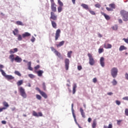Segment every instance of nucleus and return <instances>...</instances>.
<instances>
[{"instance_id": "obj_46", "label": "nucleus", "mask_w": 128, "mask_h": 128, "mask_svg": "<svg viewBox=\"0 0 128 128\" xmlns=\"http://www.w3.org/2000/svg\"><path fill=\"white\" fill-rule=\"evenodd\" d=\"M29 78H34V76L32 74H29L28 75Z\"/></svg>"}, {"instance_id": "obj_12", "label": "nucleus", "mask_w": 128, "mask_h": 128, "mask_svg": "<svg viewBox=\"0 0 128 128\" xmlns=\"http://www.w3.org/2000/svg\"><path fill=\"white\" fill-rule=\"evenodd\" d=\"M36 74L38 76H42V74H44V71L42 70H40L36 72Z\"/></svg>"}, {"instance_id": "obj_10", "label": "nucleus", "mask_w": 128, "mask_h": 128, "mask_svg": "<svg viewBox=\"0 0 128 128\" xmlns=\"http://www.w3.org/2000/svg\"><path fill=\"white\" fill-rule=\"evenodd\" d=\"M14 60L15 62H22V58H20V56H16L14 58Z\"/></svg>"}, {"instance_id": "obj_28", "label": "nucleus", "mask_w": 128, "mask_h": 128, "mask_svg": "<svg viewBox=\"0 0 128 128\" xmlns=\"http://www.w3.org/2000/svg\"><path fill=\"white\" fill-rule=\"evenodd\" d=\"M22 83H23L22 80H20L17 82L16 84H17V86H22Z\"/></svg>"}, {"instance_id": "obj_56", "label": "nucleus", "mask_w": 128, "mask_h": 128, "mask_svg": "<svg viewBox=\"0 0 128 128\" xmlns=\"http://www.w3.org/2000/svg\"><path fill=\"white\" fill-rule=\"evenodd\" d=\"M122 100H128V96L124 97Z\"/></svg>"}, {"instance_id": "obj_34", "label": "nucleus", "mask_w": 128, "mask_h": 128, "mask_svg": "<svg viewBox=\"0 0 128 128\" xmlns=\"http://www.w3.org/2000/svg\"><path fill=\"white\" fill-rule=\"evenodd\" d=\"M112 84L114 86H116V84H118V82H116V79H114L112 82Z\"/></svg>"}, {"instance_id": "obj_60", "label": "nucleus", "mask_w": 128, "mask_h": 128, "mask_svg": "<svg viewBox=\"0 0 128 128\" xmlns=\"http://www.w3.org/2000/svg\"><path fill=\"white\" fill-rule=\"evenodd\" d=\"M13 50L14 51V52H18V48H14V49H13Z\"/></svg>"}, {"instance_id": "obj_15", "label": "nucleus", "mask_w": 128, "mask_h": 128, "mask_svg": "<svg viewBox=\"0 0 128 128\" xmlns=\"http://www.w3.org/2000/svg\"><path fill=\"white\" fill-rule=\"evenodd\" d=\"M102 16H104L106 20H110V17L108 16V15H106V14L104 13V12H102Z\"/></svg>"}, {"instance_id": "obj_37", "label": "nucleus", "mask_w": 128, "mask_h": 128, "mask_svg": "<svg viewBox=\"0 0 128 128\" xmlns=\"http://www.w3.org/2000/svg\"><path fill=\"white\" fill-rule=\"evenodd\" d=\"M112 28L114 30H118V27L117 25H114L112 27Z\"/></svg>"}, {"instance_id": "obj_54", "label": "nucleus", "mask_w": 128, "mask_h": 128, "mask_svg": "<svg viewBox=\"0 0 128 128\" xmlns=\"http://www.w3.org/2000/svg\"><path fill=\"white\" fill-rule=\"evenodd\" d=\"M92 82H94V84H96V82H98V80H96V78H94L92 80Z\"/></svg>"}, {"instance_id": "obj_48", "label": "nucleus", "mask_w": 128, "mask_h": 128, "mask_svg": "<svg viewBox=\"0 0 128 128\" xmlns=\"http://www.w3.org/2000/svg\"><path fill=\"white\" fill-rule=\"evenodd\" d=\"M106 9L107 10H108V12H112V8H110L108 7L106 8Z\"/></svg>"}, {"instance_id": "obj_35", "label": "nucleus", "mask_w": 128, "mask_h": 128, "mask_svg": "<svg viewBox=\"0 0 128 128\" xmlns=\"http://www.w3.org/2000/svg\"><path fill=\"white\" fill-rule=\"evenodd\" d=\"M32 116H37L38 118V114L35 111H33Z\"/></svg>"}, {"instance_id": "obj_64", "label": "nucleus", "mask_w": 128, "mask_h": 128, "mask_svg": "<svg viewBox=\"0 0 128 128\" xmlns=\"http://www.w3.org/2000/svg\"><path fill=\"white\" fill-rule=\"evenodd\" d=\"M108 128H112V124H109Z\"/></svg>"}, {"instance_id": "obj_19", "label": "nucleus", "mask_w": 128, "mask_h": 128, "mask_svg": "<svg viewBox=\"0 0 128 128\" xmlns=\"http://www.w3.org/2000/svg\"><path fill=\"white\" fill-rule=\"evenodd\" d=\"M6 78L7 80H14V77L12 76V75H7L6 76Z\"/></svg>"}, {"instance_id": "obj_42", "label": "nucleus", "mask_w": 128, "mask_h": 128, "mask_svg": "<svg viewBox=\"0 0 128 128\" xmlns=\"http://www.w3.org/2000/svg\"><path fill=\"white\" fill-rule=\"evenodd\" d=\"M90 14H92L93 16H96V12L92 10H89Z\"/></svg>"}, {"instance_id": "obj_8", "label": "nucleus", "mask_w": 128, "mask_h": 128, "mask_svg": "<svg viewBox=\"0 0 128 128\" xmlns=\"http://www.w3.org/2000/svg\"><path fill=\"white\" fill-rule=\"evenodd\" d=\"M100 63L101 66H102V68H104L105 63H104V57H101L100 58Z\"/></svg>"}, {"instance_id": "obj_39", "label": "nucleus", "mask_w": 128, "mask_h": 128, "mask_svg": "<svg viewBox=\"0 0 128 128\" xmlns=\"http://www.w3.org/2000/svg\"><path fill=\"white\" fill-rule=\"evenodd\" d=\"M18 40H22V35L20 34H18Z\"/></svg>"}, {"instance_id": "obj_24", "label": "nucleus", "mask_w": 128, "mask_h": 128, "mask_svg": "<svg viewBox=\"0 0 128 128\" xmlns=\"http://www.w3.org/2000/svg\"><path fill=\"white\" fill-rule=\"evenodd\" d=\"M14 36H18V30L16 28L14 29V30L12 32Z\"/></svg>"}, {"instance_id": "obj_49", "label": "nucleus", "mask_w": 128, "mask_h": 128, "mask_svg": "<svg viewBox=\"0 0 128 128\" xmlns=\"http://www.w3.org/2000/svg\"><path fill=\"white\" fill-rule=\"evenodd\" d=\"M125 114H126V116H128V108L125 109Z\"/></svg>"}, {"instance_id": "obj_63", "label": "nucleus", "mask_w": 128, "mask_h": 128, "mask_svg": "<svg viewBox=\"0 0 128 128\" xmlns=\"http://www.w3.org/2000/svg\"><path fill=\"white\" fill-rule=\"evenodd\" d=\"M88 122H92V118H88Z\"/></svg>"}, {"instance_id": "obj_47", "label": "nucleus", "mask_w": 128, "mask_h": 128, "mask_svg": "<svg viewBox=\"0 0 128 128\" xmlns=\"http://www.w3.org/2000/svg\"><path fill=\"white\" fill-rule=\"evenodd\" d=\"M30 40L32 42H34V40H36V38L34 37V36H32Z\"/></svg>"}, {"instance_id": "obj_31", "label": "nucleus", "mask_w": 128, "mask_h": 128, "mask_svg": "<svg viewBox=\"0 0 128 128\" xmlns=\"http://www.w3.org/2000/svg\"><path fill=\"white\" fill-rule=\"evenodd\" d=\"M16 24H18V26H24V24H22V22L20 21H17L16 22Z\"/></svg>"}, {"instance_id": "obj_4", "label": "nucleus", "mask_w": 128, "mask_h": 128, "mask_svg": "<svg viewBox=\"0 0 128 128\" xmlns=\"http://www.w3.org/2000/svg\"><path fill=\"white\" fill-rule=\"evenodd\" d=\"M118 72V68H113L111 70V75L112 76V78H116Z\"/></svg>"}, {"instance_id": "obj_51", "label": "nucleus", "mask_w": 128, "mask_h": 128, "mask_svg": "<svg viewBox=\"0 0 128 128\" xmlns=\"http://www.w3.org/2000/svg\"><path fill=\"white\" fill-rule=\"evenodd\" d=\"M36 90H38V92H40H40H42V90H40V88L36 87Z\"/></svg>"}, {"instance_id": "obj_33", "label": "nucleus", "mask_w": 128, "mask_h": 128, "mask_svg": "<svg viewBox=\"0 0 128 128\" xmlns=\"http://www.w3.org/2000/svg\"><path fill=\"white\" fill-rule=\"evenodd\" d=\"M0 72H2V74L6 78V76H7L6 74V72L4 71V70H0Z\"/></svg>"}, {"instance_id": "obj_55", "label": "nucleus", "mask_w": 128, "mask_h": 128, "mask_svg": "<svg viewBox=\"0 0 128 128\" xmlns=\"http://www.w3.org/2000/svg\"><path fill=\"white\" fill-rule=\"evenodd\" d=\"M6 108L5 107H4L2 108H0V112H2L4 110H6Z\"/></svg>"}, {"instance_id": "obj_25", "label": "nucleus", "mask_w": 128, "mask_h": 128, "mask_svg": "<svg viewBox=\"0 0 128 128\" xmlns=\"http://www.w3.org/2000/svg\"><path fill=\"white\" fill-rule=\"evenodd\" d=\"M81 6H82L85 10H88V6L86 4H82Z\"/></svg>"}, {"instance_id": "obj_62", "label": "nucleus", "mask_w": 128, "mask_h": 128, "mask_svg": "<svg viewBox=\"0 0 128 128\" xmlns=\"http://www.w3.org/2000/svg\"><path fill=\"white\" fill-rule=\"evenodd\" d=\"M38 116H42V114L40 112L38 113Z\"/></svg>"}, {"instance_id": "obj_21", "label": "nucleus", "mask_w": 128, "mask_h": 128, "mask_svg": "<svg viewBox=\"0 0 128 128\" xmlns=\"http://www.w3.org/2000/svg\"><path fill=\"white\" fill-rule=\"evenodd\" d=\"M76 84H74L73 86V90H72L73 94H76Z\"/></svg>"}, {"instance_id": "obj_11", "label": "nucleus", "mask_w": 128, "mask_h": 128, "mask_svg": "<svg viewBox=\"0 0 128 128\" xmlns=\"http://www.w3.org/2000/svg\"><path fill=\"white\" fill-rule=\"evenodd\" d=\"M128 50V48L123 45L120 46L119 48L120 52H122V50Z\"/></svg>"}, {"instance_id": "obj_22", "label": "nucleus", "mask_w": 128, "mask_h": 128, "mask_svg": "<svg viewBox=\"0 0 128 128\" xmlns=\"http://www.w3.org/2000/svg\"><path fill=\"white\" fill-rule=\"evenodd\" d=\"M96 120H93V122L92 124V128H96Z\"/></svg>"}, {"instance_id": "obj_40", "label": "nucleus", "mask_w": 128, "mask_h": 128, "mask_svg": "<svg viewBox=\"0 0 128 128\" xmlns=\"http://www.w3.org/2000/svg\"><path fill=\"white\" fill-rule=\"evenodd\" d=\"M109 6H110V8H116V6L114 4H110L109 5Z\"/></svg>"}, {"instance_id": "obj_50", "label": "nucleus", "mask_w": 128, "mask_h": 128, "mask_svg": "<svg viewBox=\"0 0 128 128\" xmlns=\"http://www.w3.org/2000/svg\"><path fill=\"white\" fill-rule=\"evenodd\" d=\"M116 103L118 106H120V102L118 100L116 101Z\"/></svg>"}, {"instance_id": "obj_44", "label": "nucleus", "mask_w": 128, "mask_h": 128, "mask_svg": "<svg viewBox=\"0 0 128 128\" xmlns=\"http://www.w3.org/2000/svg\"><path fill=\"white\" fill-rule=\"evenodd\" d=\"M72 114H73V117L74 118V119L75 122H76V124H78V122H76V115H74V112H72Z\"/></svg>"}, {"instance_id": "obj_13", "label": "nucleus", "mask_w": 128, "mask_h": 128, "mask_svg": "<svg viewBox=\"0 0 128 128\" xmlns=\"http://www.w3.org/2000/svg\"><path fill=\"white\" fill-rule=\"evenodd\" d=\"M22 38H27L28 36H30V34L26 32L24 34H22Z\"/></svg>"}, {"instance_id": "obj_2", "label": "nucleus", "mask_w": 128, "mask_h": 128, "mask_svg": "<svg viewBox=\"0 0 128 128\" xmlns=\"http://www.w3.org/2000/svg\"><path fill=\"white\" fill-rule=\"evenodd\" d=\"M120 14L122 16V18L124 22H128V12L124 10H122L120 12Z\"/></svg>"}, {"instance_id": "obj_23", "label": "nucleus", "mask_w": 128, "mask_h": 128, "mask_svg": "<svg viewBox=\"0 0 128 128\" xmlns=\"http://www.w3.org/2000/svg\"><path fill=\"white\" fill-rule=\"evenodd\" d=\"M54 54L56 56H58V58H61L62 54L60 53V52H58V51L55 50Z\"/></svg>"}, {"instance_id": "obj_7", "label": "nucleus", "mask_w": 128, "mask_h": 128, "mask_svg": "<svg viewBox=\"0 0 128 128\" xmlns=\"http://www.w3.org/2000/svg\"><path fill=\"white\" fill-rule=\"evenodd\" d=\"M70 66V60L68 58L65 59V68L66 70H68V67Z\"/></svg>"}, {"instance_id": "obj_30", "label": "nucleus", "mask_w": 128, "mask_h": 128, "mask_svg": "<svg viewBox=\"0 0 128 128\" xmlns=\"http://www.w3.org/2000/svg\"><path fill=\"white\" fill-rule=\"evenodd\" d=\"M72 51H69L68 52L67 56L69 58H72Z\"/></svg>"}, {"instance_id": "obj_32", "label": "nucleus", "mask_w": 128, "mask_h": 128, "mask_svg": "<svg viewBox=\"0 0 128 128\" xmlns=\"http://www.w3.org/2000/svg\"><path fill=\"white\" fill-rule=\"evenodd\" d=\"M15 74H16V76H22V74L20 72L18 71H14Z\"/></svg>"}, {"instance_id": "obj_36", "label": "nucleus", "mask_w": 128, "mask_h": 128, "mask_svg": "<svg viewBox=\"0 0 128 128\" xmlns=\"http://www.w3.org/2000/svg\"><path fill=\"white\" fill-rule=\"evenodd\" d=\"M42 88L44 90H46V83L43 82L42 84Z\"/></svg>"}, {"instance_id": "obj_20", "label": "nucleus", "mask_w": 128, "mask_h": 128, "mask_svg": "<svg viewBox=\"0 0 128 128\" xmlns=\"http://www.w3.org/2000/svg\"><path fill=\"white\" fill-rule=\"evenodd\" d=\"M9 58L10 60L12 62H14V55L11 54L9 56Z\"/></svg>"}, {"instance_id": "obj_43", "label": "nucleus", "mask_w": 128, "mask_h": 128, "mask_svg": "<svg viewBox=\"0 0 128 128\" xmlns=\"http://www.w3.org/2000/svg\"><path fill=\"white\" fill-rule=\"evenodd\" d=\"M40 68V65H37L34 68L36 70H38V68Z\"/></svg>"}, {"instance_id": "obj_17", "label": "nucleus", "mask_w": 128, "mask_h": 128, "mask_svg": "<svg viewBox=\"0 0 128 128\" xmlns=\"http://www.w3.org/2000/svg\"><path fill=\"white\" fill-rule=\"evenodd\" d=\"M64 41L62 40L58 44H57L56 46L57 48H60V46H64Z\"/></svg>"}, {"instance_id": "obj_45", "label": "nucleus", "mask_w": 128, "mask_h": 128, "mask_svg": "<svg viewBox=\"0 0 128 128\" xmlns=\"http://www.w3.org/2000/svg\"><path fill=\"white\" fill-rule=\"evenodd\" d=\"M78 70H82V66H78Z\"/></svg>"}, {"instance_id": "obj_6", "label": "nucleus", "mask_w": 128, "mask_h": 128, "mask_svg": "<svg viewBox=\"0 0 128 128\" xmlns=\"http://www.w3.org/2000/svg\"><path fill=\"white\" fill-rule=\"evenodd\" d=\"M60 29H58L55 34V40H58V38L60 36Z\"/></svg>"}, {"instance_id": "obj_1", "label": "nucleus", "mask_w": 128, "mask_h": 128, "mask_svg": "<svg viewBox=\"0 0 128 128\" xmlns=\"http://www.w3.org/2000/svg\"><path fill=\"white\" fill-rule=\"evenodd\" d=\"M51 10L50 12V20L51 22V24L54 28H56L57 24L54 20H58V16L56 15L54 12H56V4H51Z\"/></svg>"}, {"instance_id": "obj_59", "label": "nucleus", "mask_w": 128, "mask_h": 128, "mask_svg": "<svg viewBox=\"0 0 128 128\" xmlns=\"http://www.w3.org/2000/svg\"><path fill=\"white\" fill-rule=\"evenodd\" d=\"M125 78L128 80V73H126L125 74Z\"/></svg>"}, {"instance_id": "obj_61", "label": "nucleus", "mask_w": 128, "mask_h": 128, "mask_svg": "<svg viewBox=\"0 0 128 128\" xmlns=\"http://www.w3.org/2000/svg\"><path fill=\"white\" fill-rule=\"evenodd\" d=\"M10 54H14V50H10Z\"/></svg>"}, {"instance_id": "obj_52", "label": "nucleus", "mask_w": 128, "mask_h": 128, "mask_svg": "<svg viewBox=\"0 0 128 128\" xmlns=\"http://www.w3.org/2000/svg\"><path fill=\"white\" fill-rule=\"evenodd\" d=\"M95 6L96 8H100V4H95Z\"/></svg>"}, {"instance_id": "obj_29", "label": "nucleus", "mask_w": 128, "mask_h": 128, "mask_svg": "<svg viewBox=\"0 0 128 128\" xmlns=\"http://www.w3.org/2000/svg\"><path fill=\"white\" fill-rule=\"evenodd\" d=\"M58 12H62V6H59L58 8Z\"/></svg>"}, {"instance_id": "obj_14", "label": "nucleus", "mask_w": 128, "mask_h": 128, "mask_svg": "<svg viewBox=\"0 0 128 128\" xmlns=\"http://www.w3.org/2000/svg\"><path fill=\"white\" fill-rule=\"evenodd\" d=\"M112 44H104V48H112Z\"/></svg>"}, {"instance_id": "obj_5", "label": "nucleus", "mask_w": 128, "mask_h": 128, "mask_svg": "<svg viewBox=\"0 0 128 128\" xmlns=\"http://www.w3.org/2000/svg\"><path fill=\"white\" fill-rule=\"evenodd\" d=\"M19 90L20 92V96H22L24 98H26L27 96L26 91H24V89L22 87H20Z\"/></svg>"}, {"instance_id": "obj_27", "label": "nucleus", "mask_w": 128, "mask_h": 128, "mask_svg": "<svg viewBox=\"0 0 128 128\" xmlns=\"http://www.w3.org/2000/svg\"><path fill=\"white\" fill-rule=\"evenodd\" d=\"M58 3L59 4V6H64V3L60 0H58Z\"/></svg>"}, {"instance_id": "obj_16", "label": "nucleus", "mask_w": 128, "mask_h": 128, "mask_svg": "<svg viewBox=\"0 0 128 128\" xmlns=\"http://www.w3.org/2000/svg\"><path fill=\"white\" fill-rule=\"evenodd\" d=\"M40 94H41V96H43L44 98H48V95L46 94V92H44L43 91H42L40 93Z\"/></svg>"}, {"instance_id": "obj_26", "label": "nucleus", "mask_w": 128, "mask_h": 128, "mask_svg": "<svg viewBox=\"0 0 128 128\" xmlns=\"http://www.w3.org/2000/svg\"><path fill=\"white\" fill-rule=\"evenodd\" d=\"M3 106L6 108H8L10 106V105H8V104L7 102H3Z\"/></svg>"}, {"instance_id": "obj_58", "label": "nucleus", "mask_w": 128, "mask_h": 128, "mask_svg": "<svg viewBox=\"0 0 128 128\" xmlns=\"http://www.w3.org/2000/svg\"><path fill=\"white\" fill-rule=\"evenodd\" d=\"M2 68H4V65H2V64L0 65V70H2Z\"/></svg>"}, {"instance_id": "obj_3", "label": "nucleus", "mask_w": 128, "mask_h": 128, "mask_svg": "<svg viewBox=\"0 0 128 128\" xmlns=\"http://www.w3.org/2000/svg\"><path fill=\"white\" fill-rule=\"evenodd\" d=\"M88 56L89 58V64L90 66H94L96 63L94 59V57H92V56L90 53H88Z\"/></svg>"}, {"instance_id": "obj_57", "label": "nucleus", "mask_w": 128, "mask_h": 128, "mask_svg": "<svg viewBox=\"0 0 128 128\" xmlns=\"http://www.w3.org/2000/svg\"><path fill=\"white\" fill-rule=\"evenodd\" d=\"M120 122H122V120H117V124H120Z\"/></svg>"}, {"instance_id": "obj_53", "label": "nucleus", "mask_w": 128, "mask_h": 128, "mask_svg": "<svg viewBox=\"0 0 128 128\" xmlns=\"http://www.w3.org/2000/svg\"><path fill=\"white\" fill-rule=\"evenodd\" d=\"M123 40H124L126 44H128V38H123Z\"/></svg>"}, {"instance_id": "obj_9", "label": "nucleus", "mask_w": 128, "mask_h": 128, "mask_svg": "<svg viewBox=\"0 0 128 128\" xmlns=\"http://www.w3.org/2000/svg\"><path fill=\"white\" fill-rule=\"evenodd\" d=\"M80 112L81 114L82 118H86V113L84 112V109H82V108H80Z\"/></svg>"}, {"instance_id": "obj_18", "label": "nucleus", "mask_w": 128, "mask_h": 128, "mask_svg": "<svg viewBox=\"0 0 128 128\" xmlns=\"http://www.w3.org/2000/svg\"><path fill=\"white\" fill-rule=\"evenodd\" d=\"M28 70H32V62H28Z\"/></svg>"}, {"instance_id": "obj_41", "label": "nucleus", "mask_w": 128, "mask_h": 128, "mask_svg": "<svg viewBox=\"0 0 128 128\" xmlns=\"http://www.w3.org/2000/svg\"><path fill=\"white\" fill-rule=\"evenodd\" d=\"M104 49L102 48H100L99 49H98V53L99 54H102V52H104Z\"/></svg>"}, {"instance_id": "obj_38", "label": "nucleus", "mask_w": 128, "mask_h": 128, "mask_svg": "<svg viewBox=\"0 0 128 128\" xmlns=\"http://www.w3.org/2000/svg\"><path fill=\"white\" fill-rule=\"evenodd\" d=\"M36 98H37V100H42V96L40 95L36 94Z\"/></svg>"}]
</instances>
